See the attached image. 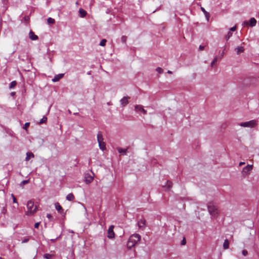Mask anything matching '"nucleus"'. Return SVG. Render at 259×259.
<instances>
[{
  "instance_id": "nucleus-1",
  "label": "nucleus",
  "mask_w": 259,
  "mask_h": 259,
  "mask_svg": "<svg viewBox=\"0 0 259 259\" xmlns=\"http://www.w3.org/2000/svg\"><path fill=\"white\" fill-rule=\"evenodd\" d=\"M141 236L138 234H134L130 236L127 242V247L129 249L134 247L140 241Z\"/></svg>"
},
{
  "instance_id": "nucleus-2",
  "label": "nucleus",
  "mask_w": 259,
  "mask_h": 259,
  "mask_svg": "<svg viewBox=\"0 0 259 259\" xmlns=\"http://www.w3.org/2000/svg\"><path fill=\"white\" fill-rule=\"evenodd\" d=\"M27 210L25 211V214L28 216L33 215L37 210V206L34 205V202L32 200H29L27 203Z\"/></svg>"
},
{
  "instance_id": "nucleus-3",
  "label": "nucleus",
  "mask_w": 259,
  "mask_h": 259,
  "mask_svg": "<svg viewBox=\"0 0 259 259\" xmlns=\"http://www.w3.org/2000/svg\"><path fill=\"white\" fill-rule=\"evenodd\" d=\"M240 126L248 128H255L258 124V121L257 120H251L249 121L242 122L239 124Z\"/></svg>"
},
{
  "instance_id": "nucleus-4",
  "label": "nucleus",
  "mask_w": 259,
  "mask_h": 259,
  "mask_svg": "<svg viewBox=\"0 0 259 259\" xmlns=\"http://www.w3.org/2000/svg\"><path fill=\"white\" fill-rule=\"evenodd\" d=\"M207 208L210 214L212 216L215 217L219 213L217 207L214 205L213 202H209L208 203Z\"/></svg>"
},
{
  "instance_id": "nucleus-5",
  "label": "nucleus",
  "mask_w": 259,
  "mask_h": 259,
  "mask_svg": "<svg viewBox=\"0 0 259 259\" xmlns=\"http://www.w3.org/2000/svg\"><path fill=\"white\" fill-rule=\"evenodd\" d=\"M97 140L100 148L103 151L104 150L106 149V144L103 142V138L101 132H99L98 134Z\"/></svg>"
},
{
  "instance_id": "nucleus-6",
  "label": "nucleus",
  "mask_w": 259,
  "mask_h": 259,
  "mask_svg": "<svg viewBox=\"0 0 259 259\" xmlns=\"http://www.w3.org/2000/svg\"><path fill=\"white\" fill-rule=\"evenodd\" d=\"M114 226L111 225L109 227L108 230L107 237L110 239H112L114 237V232L113 231Z\"/></svg>"
},
{
  "instance_id": "nucleus-7",
  "label": "nucleus",
  "mask_w": 259,
  "mask_h": 259,
  "mask_svg": "<svg viewBox=\"0 0 259 259\" xmlns=\"http://www.w3.org/2000/svg\"><path fill=\"white\" fill-rule=\"evenodd\" d=\"M135 110L137 112H141L144 114H147V111L143 108V107L141 105H137L135 106Z\"/></svg>"
},
{
  "instance_id": "nucleus-8",
  "label": "nucleus",
  "mask_w": 259,
  "mask_h": 259,
  "mask_svg": "<svg viewBox=\"0 0 259 259\" xmlns=\"http://www.w3.org/2000/svg\"><path fill=\"white\" fill-rule=\"evenodd\" d=\"M256 20L254 18H251L249 22L248 21H244V24L245 25H250L251 27H253L256 25Z\"/></svg>"
},
{
  "instance_id": "nucleus-9",
  "label": "nucleus",
  "mask_w": 259,
  "mask_h": 259,
  "mask_svg": "<svg viewBox=\"0 0 259 259\" xmlns=\"http://www.w3.org/2000/svg\"><path fill=\"white\" fill-rule=\"evenodd\" d=\"M130 99L129 97H124L120 100V102L122 106L124 107L128 104V100Z\"/></svg>"
},
{
  "instance_id": "nucleus-10",
  "label": "nucleus",
  "mask_w": 259,
  "mask_h": 259,
  "mask_svg": "<svg viewBox=\"0 0 259 259\" xmlns=\"http://www.w3.org/2000/svg\"><path fill=\"white\" fill-rule=\"evenodd\" d=\"M252 165H247V166H246L245 167H244L242 170V173L243 174H246V175H247L248 174L250 171L252 170Z\"/></svg>"
},
{
  "instance_id": "nucleus-11",
  "label": "nucleus",
  "mask_w": 259,
  "mask_h": 259,
  "mask_svg": "<svg viewBox=\"0 0 259 259\" xmlns=\"http://www.w3.org/2000/svg\"><path fill=\"white\" fill-rule=\"evenodd\" d=\"M55 206L56 209L57 210V211L59 213H60V214L63 213V209L62 208V206L60 205V204L58 202H56L55 203Z\"/></svg>"
},
{
  "instance_id": "nucleus-12",
  "label": "nucleus",
  "mask_w": 259,
  "mask_h": 259,
  "mask_svg": "<svg viewBox=\"0 0 259 259\" xmlns=\"http://www.w3.org/2000/svg\"><path fill=\"white\" fill-rule=\"evenodd\" d=\"M138 226L140 228H144L146 226V220L145 219H141L138 221Z\"/></svg>"
},
{
  "instance_id": "nucleus-13",
  "label": "nucleus",
  "mask_w": 259,
  "mask_h": 259,
  "mask_svg": "<svg viewBox=\"0 0 259 259\" xmlns=\"http://www.w3.org/2000/svg\"><path fill=\"white\" fill-rule=\"evenodd\" d=\"M200 9L203 12L207 21H208L210 17L209 13L207 12L203 7H201Z\"/></svg>"
},
{
  "instance_id": "nucleus-14",
  "label": "nucleus",
  "mask_w": 259,
  "mask_h": 259,
  "mask_svg": "<svg viewBox=\"0 0 259 259\" xmlns=\"http://www.w3.org/2000/svg\"><path fill=\"white\" fill-rule=\"evenodd\" d=\"M235 51L236 52L237 55H239L240 53H243L244 51V49L242 46L237 47L235 49Z\"/></svg>"
},
{
  "instance_id": "nucleus-15",
  "label": "nucleus",
  "mask_w": 259,
  "mask_h": 259,
  "mask_svg": "<svg viewBox=\"0 0 259 259\" xmlns=\"http://www.w3.org/2000/svg\"><path fill=\"white\" fill-rule=\"evenodd\" d=\"M64 76V74H59L56 75L54 78L52 79L53 82L58 81L61 78H62Z\"/></svg>"
},
{
  "instance_id": "nucleus-16",
  "label": "nucleus",
  "mask_w": 259,
  "mask_h": 259,
  "mask_svg": "<svg viewBox=\"0 0 259 259\" xmlns=\"http://www.w3.org/2000/svg\"><path fill=\"white\" fill-rule=\"evenodd\" d=\"M29 35V38L32 40H35L38 39V36L35 35L32 31H30Z\"/></svg>"
},
{
  "instance_id": "nucleus-17",
  "label": "nucleus",
  "mask_w": 259,
  "mask_h": 259,
  "mask_svg": "<svg viewBox=\"0 0 259 259\" xmlns=\"http://www.w3.org/2000/svg\"><path fill=\"white\" fill-rule=\"evenodd\" d=\"M93 179H94L93 177L91 176L90 175H86L85 176V182L87 183H91L93 181Z\"/></svg>"
},
{
  "instance_id": "nucleus-18",
  "label": "nucleus",
  "mask_w": 259,
  "mask_h": 259,
  "mask_svg": "<svg viewBox=\"0 0 259 259\" xmlns=\"http://www.w3.org/2000/svg\"><path fill=\"white\" fill-rule=\"evenodd\" d=\"M127 149H128V148H127L126 149H122V148H119V147L117 148V150H118V152L123 155L126 154V152H127Z\"/></svg>"
},
{
  "instance_id": "nucleus-19",
  "label": "nucleus",
  "mask_w": 259,
  "mask_h": 259,
  "mask_svg": "<svg viewBox=\"0 0 259 259\" xmlns=\"http://www.w3.org/2000/svg\"><path fill=\"white\" fill-rule=\"evenodd\" d=\"M79 13L80 17L81 18L84 17L87 15L86 11L82 9H80L79 10Z\"/></svg>"
},
{
  "instance_id": "nucleus-20",
  "label": "nucleus",
  "mask_w": 259,
  "mask_h": 259,
  "mask_svg": "<svg viewBox=\"0 0 259 259\" xmlns=\"http://www.w3.org/2000/svg\"><path fill=\"white\" fill-rule=\"evenodd\" d=\"M34 157V154L31 152H27L26 153V157L25 158L26 161H28L30 158H33Z\"/></svg>"
},
{
  "instance_id": "nucleus-21",
  "label": "nucleus",
  "mask_w": 259,
  "mask_h": 259,
  "mask_svg": "<svg viewBox=\"0 0 259 259\" xmlns=\"http://www.w3.org/2000/svg\"><path fill=\"white\" fill-rule=\"evenodd\" d=\"M74 199V196L72 193H69L66 196V199L68 201H72Z\"/></svg>"
},
{
  "instance_id": "nucleus-22",
  "label": "nucleus",
  "mask_w": 259,
  "mask_h": 259,
  "mask_svg": "<svg viewBox=\"0 0 259 259\" xmlns=\"http://www.w3.org/2000/svg\"><path fill=\"white\" fill-rule=\"evenodd\" d=\"M229 242L228 239H226L223 244V247L224 249H227L229 248Z\"/></svg>"
},
{
  "instance_id": "nucleus-23",
  "label": "nucleus",
  "mask_w": 259,
  "mask_h": 259,
  "mask_svg": "<svg viewBox=\"0 0 259 259\" xmlns=\"http://www.w3.org/2000/svg\"><path fill=\"white\" fill-rule=\"evenodd\" d=\"M172 183L170 181H167L166 182V186L167 190H170V189L172 187Z\"/></svg>"
},
{
  "instance_id": "nucleus-24",
  "label": "nucleus",
  "mask_w": 259,
  "mask_h": 259,
  "mask_svg": "<svg viewBox=\"0 0 259 259\" xmlns=\"http://www.w3.org/2000/svg\"><path fill=\"white\" fill-rule=\"evenodd\" d=\"M47 22L48 24H54L55 23V20L51 17L48 18Z\"/></svg>"
},
{
  "instance_id": "nucleus-25",
  "label": "nucleus",
  "mask_w": 259,
  "mask_h": 259,
  "mask_svg": "<svg viewBox=\"0 0 259 259\" xmlns=\"http://www.w3.org/2000/svg\"><path fill=\"white\" fill-rule=\"evenodd\" d=\"M17 84V82L16 81H13L11 82L10 85L9 87L10 89H12L14 88Z\"/></svg>"
},
{
  "instance_id": "nucleus-26",
  "label": "nucleus",
  "mask_w": 259,
  "mask_h": 259,
  "mask_svg": "<svg viewBox=\"0 0 259 259\" xmlns=\"http://www.w3.org/2000/svg\"><path fill=\"white\" fill-rule=\"evenodd\" d=\"M47 120V117L46 116H44L39 121V124H42L45 123Z\"/></svg>"
},
{
  "instance_id": "nucleus-27",
  "label": "nucleus",
  "mask_w": 259,
  "mask_h": 259,
  "mask_svg": "<svg viewBox=\"0 0 259 259\" xmlns=\"http://www.w3.org/2000/svg\"><path fill=\"white\" fill-rule=\"evenodd\" d=\"M107 40L106 39H103L101 41H100V45L101 46H102V47H104L106 45V42Z\"/></svg>"
},
{
  "instance_id": "nucleus-28",
  "label": "nucleus",
  "mask_w": 259,
  "mask_h": 259,
  "mask_svg": "<svg viewBox=\"0 0 259 259\" xmlns=\"http://www.w3.org/2000/svg\"><path fill=\"white\" fill-rule=\"evenodd\" d=\"M218 57H217V56L215 57L211 63V67H212L213 66V65L218 61Z\"/></svg>"
},
{
  "instance_id": "nucleus-29",
  "label": "nucleus",
  "mask_w": 259,
  "mask_h": 259,
  "mask_svg": "<svg viewBox=\"0 0 259 259\" xmlns=\"http://www.w3.org/2000/svg\"><path fill=\"white\" fill-rule=\"evenodd\" d=\"M127 37L126 36H122L121 37V41L123 44H126Z\"/></svg>"
},
{
  "instance_id": "nucleus-30",
  "label": "nucleus",
  "mask_w": 259,
  "mask_h": 259,
  "mask_svg": "<svg viewBox=\"0 0 259 259\" xmlns=\"http://www.w3.org/2000/svg\"><path fill=\"white\" fill-rule=\"evenodd\" d=\"M232 35V33L231 32H229L227 35L226 36V38L227 40H228Z\"/></svg>"
},
{
  "instance_id": "nucleus-31",
  "label": "nucleus",
  "mask_w": 259,
  "mask_h": 259,
  "mask_svg": "<svg viewBox=\"0 0 259 259\" xmlns=\"http://www.w3.org/2000/svg\"><path fill=\"white\" fill-rule=\"evenodd\" d=\"M29 182V180H24L20 183V186H23V185L28 183Z\"/></svg>"
},
{
  "instance_id": "nucleus-32",
  "label": "nucleus",
  "mask_w": 259,
  "mask_h": 259,
  "mask_svg": "<svg viewBox=\"0 0 259 259\" xmlns=\"http://www.w3.org/2000/svg\"><path fill=\"white\" fill-rule=\"evenodd\" d=\"M52 257V255L49 253H46L44 254V257L46 259H50Z\"/></svg>"
},
{
  "instance_id": "nucleus-33",
  "label": "nucleus",
  "mask_w": 259,
  "mask_h": 259,
  "mask_svg": "<svg viewBox=\"0 0 259 259\" xmlns=\"http://www.w3.org/2000/svg\"><path fill=\"white\" fill-rule=\"evenodd\" d=\"M30 125V123L29 122H26L25 123V124H24V125L23 126V130H27V128L28 127V126H29Z\"/></svg>"
},
{
  "instance_id": "nucleus-34",
  "label": "nucleus",
  "mask_w": 259,
  "mask_h": 259,
  "mask_svg": "<svg viewBox=\"0 0 259 259\" xmlns=\"http://www.w3.org/2000/svg\"><path fill=\"white\" fill-rule=\"evenodd\" d=\"M156 70L159 73H162L163 72V69L160 67H157Z\"/></svg>"
},
{
  "instance_id": "nucleus-35",
  "label": "nucleus",
  "mask_w": 259,
  "mask_h": 259,
  "mask_svg": "<svg viewBox=\"0 0 259 259\" xmlns=\"http://www.w3.org/2000/svg\"><path fill=\"white\" fill-rule=\"evenodd\" d=\"M242 253L244 256H246L248 254V251L246 250H243Z\"/></svg>"
},
{
  "instance_id": "nucleus-36",
  "label": "nucleus",
  "mask_w": 259,
  "mask_h": 259,
  "mask_svg": "<svg viewBox=\"0 0 259 259\" xmlns=\"http://www.w3.org/2000/svg\"><path fill=\"white\" fill-rule=\"evenodd\" d=\"M186 243V240L185 238H183L182 242H181V245H185Z\"/></svg>"
},
{
  "instance_id": "nucleus-37",
  "label": "nucleus",
  "mask_w": 259,
  "mask_h": 259,
  "mask_svg": "<svg viewBox=\"0 0 259 259\" xmlns=\"http://www.w3.org/2000/svg\"><path fill=\"white\" fill-rule=\"evenodd\" d=\"M11 196H12V198H13V202H14V203H17V202L16 198V197H15V196H14L13 194L11 195Z\"/></svg>"
},
{
  "instance_id": "nucleus-38",
  "label": "nucleus",
  "mask_w": 259,
  "mask_h": 259,
  "mask_svg": "<svg viewBox=\"0 0 259 259\" xmlns=\"http://www.w3.org/2000/svg\"><path fill=\"white\" fill-rule=\"evenodd\" d=\"M236 26H234V27H231V28L230 29V31H235V30H236Z\"/></svg>"
},
{
  "instance_id": "nucleus-39",
  "label": "nucleus",
  "mask_w": 259,
  "mask_h": 259,
  "mask_svg": "<svg viewBox=\"0 0 259 259\" xmlns=\"http://www.w3.org/2000/svg\"><path fill=\"white\" fill-rule=\"evenodd\" d=\"M28 241H29V239H28V238H25V239H24L22 240V243H26V242H27Z\"/></svg>"
},
{
  "instance_id": "nucleus-40",
  "label": "nucleus",
  "mask_w": 259,
  "mask_h": 259,
  "mask_svg": "<svg viewBox=\"0 0 259 259\" xmlns=\"http://www.w3.org/2000/svg\"><path fill=\"white\" fill-rule=\"evenodd\" d=\"M39 223H36L34 225V227L35 228H37L38 227H39Z\"/></svg>"
},
{
  "instance_id": "nucleus-41",
  "label": "nucleus",
  "mask_w": 259,
  "mask_h": 259,
  "mask_svg": "<svg viewBox=\"0 0 259 259\" xmlns=\"http://www.w3.org/2000/svg\"><path fill=\"white\" fill-rule=\"evenodd\" d=\"M204 49V46H202L201 45L199 46V49L200 50H203Z\"/></svg>"
},
{
  "instance_id": "nucleus-42",
  "label": "nucleus",
  "mask_w": 259,
  "mask_h": 259,
  "mask_svg": "<svg viewBox=\"0 0 259 259\" xmlns=\"http://www.w3.org/2000/svg\"><path fill=\"white\" fill-rule=\"evenodd\" d=\"M47 218H48L49 219H51V218H52V216L51 215V214H47Z\"/></svg>"
},
{
  "instance_id": "nucleus-43",
  "label": "nucleus",
  "mask_w": 259,
  "mask_h": 259,
  "mask_svg": "<svg viewBox=\"0 0 259 259\" xmlns=\"http://www.w3.org/2000/svg\"><path fill=\"white\" fill-rule=\"evenodd\" d=\"M58 238L57 237V238H56V239H51V240H50V241H51V242H55V241H56Z\"/></svg>"
},
{
  "instance_id": "nucleus-44",
  "label": "nucleus",
  "mask_w": 259,
  "mask_h": 259,
  "mask_svg": "<svg viewBox=\"0 0 259 259\" xmlns=\"http://www.w3.org/2000/svg\"><path fill=\"white\" fill-rule=\"evenodd\" d=\"M244 164H245V162H240L239 163V166H241V165H244Z\"/></svg>"
},
{
  "instance_id": "nucleus-45",
  "label": "nucleus",
  "mask_w": 259,
  "mask_h": 259,
  "mask_svg": "<svg viewBox=\"0 0 259 259\" xmlns=\"http://www.w3.org/2000/svg\"><path fill=\"white\" fill-rule=\"evenodd\" d=\"M167 73H168V74H172V71H170V70H168V71H167Z\"/></svg>"
},
{
  "instance_id": "nucleus-46",
  "label": "nucleus",
  "mask_w": 259,
  "mask_h": 259,
  "mask_svg": "<svg viewBox=\"0 0 259 259\" xmlns=\"http://www.w3.org/2000/svg\"><path fill=\"white\" fill-rule=\"evenodd\" d=\"M223 54H224V52H223L222 53V55H221V56H222V57L223 56Z\"/></svg>"
}]
</instances>
